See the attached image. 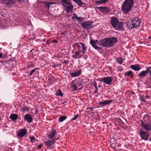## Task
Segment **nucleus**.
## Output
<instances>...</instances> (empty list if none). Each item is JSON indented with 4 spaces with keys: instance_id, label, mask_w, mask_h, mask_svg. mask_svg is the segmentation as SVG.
Instances as JSON below:
<instances>
[{
    "instance_id": "obj_1",
    "label": "nucleus",
    "mask_w": 151,
    "mask_h": 151,
    "mask_svg": "<svg viewBox=\"0 0 151 151\" xmlns=\"http://www.w3.org/2000/svg\"><path fill=\"white\" fill-rule=\"evenodd\" d=\"M118 41L117 38L116 37L105 38L99 41L98 45L104 47H112L114 44Z\"/></svg>"
},
{
    "instance_id": "obj_2",
    "label": "nucleus",
    "mask_w": 151,
    "mask_h": 151,
    "mask_svg": "<svg viewBox=\"0 0 151 151\" xmlns=\"http://www.w3.org/2000/svg\"><path fill=\"white\" fill-rule=\"evenodd\" d=\"M134 4V0H125L122 6L121 9L125 15L131 10Z\"/></svg>"
},
{
    "instance_id": "obj_3",
    "label": "nucleus",
    "mask_w": 151,
    "mask_h": 151,
    "mask_svg": "<svg viewBox=\"0 0 151 151\" xmlns=\"http://www.w3.org/2000/svg\"><path fill=\"white\" fill-rule=\"evenodd\" d=\"M131 24H129L128 23L127 25L129 29H137L140 26L141 22L140 19L138 17H136L134 19H131Z\"/></svg>"
},
{
    "instance_id": "obj_4",
    "label": "nucleus",
    "mask_w": 151,
    "mask_h": 151,
    "mask_svg": "<svg viewBox=\"0 0 151 151\" xmlns=\"http://www.w3.org/2000/svg\"><path fill=\"white\" fill-rule=\"evenodd\" d=\"M140 137L141 139L145 141L148 139L150 136V133L146 131H144L143 129H140L139 131Z\"/></svg>"
},
{
    "instance_id": "obj_5",
    "label": "nucleus",
    "mask_w": 151,
    "mask_h": 151,
    "mask_svg": "<svg viewBox=\"0 0 151 151\" xmlns=\"http://www.w3.org/2000/svg\"><path fill=\"white\" fill-rule=\"evenodd\" d=\"M96 80L99 81L100 82H103L106 84L109 85L112 81V79L110 76H107L97 79Z\"/></svg>"
},
{
    "instance_id": "obj_6",
    "label": "nucleus",
    "mask_w": 151,
    "mask_h": 151,
    "mask_svg": "<svg viewBox=\"0 0 151 151\" xmlns=\"http://www.w3.org/2000/svg\"><path fill=\"white\" fill-rule=\"evenodd\" d=\"M151 70V66L148 67L145 70L142 71L139 73L138 74L139 77L140 78L142 79L143 78L145 77L149 73H150V71Z\"/></svg>"
},
{
    "instance_id": "obj_7",
    "label": "nucleus",
    "mask_w": 151,
    "mask_h": 151,
    "mask_svg": "<svg viewBox=\"0 0 151 151\" xmlns=\"http://www.w3.org/2000/svg\"><path fill=\"white\" fill-rule=\"evenodd\" d=\"M93 23L92 22L87 21L83 22L81 24V25L84 29L88 30L89 29H91L92 28L91 25Z\"/></svg>"
},
{
    "instance_id": "obj_8",
    "label": "nucleus",
    "mask_w": 151,
    "mask_h": 151,
    "mask_svg": "<svg viewBox=\"0 0 151 151\" xmlns=\"http://www.w3.org/2000/svg\"><path fill=\"white\" fill-rule=\"evenodd\" d=\"M62 5L64 7V9L68 13H69L72 11L73 6L71 4L70 2L65 4H62Z\"/></svg>"
},
{
    "instance_id": "obj_9",
    "label": "nucleus",
    "mask_w": 151,
    "mask_h": 151,
    "mask_svg": "<svg viewBox=\"0 0 151 151\" xmlns=\"http://www.w3.org/2000/svg\"><path fill=\"white\" fill-rule=\"evenodd\" d=\"M141 125L143 128L147 131H151V124H149L146 122H144L142 120H141Z\"/></svg>"
},
{
    "instance_id": "obj_10",
    "label": "nucleus",
    "mask_w": 151,
    "mask_h": 151,
    "mask_svg": "<svg viewBox=\"0 0 151 151\" xmlns=\"http://www.w3.org/2000/svg\"><path fill=\"white\" fill-rule=\"evenodd\" d=\"M1 2L7 7H11L15 3L14 0H1Z\"/></svg>"
},
{
    "instance_id": "obj_11",
    "label": "nucleus",
    "mask_w": 151,
    "mask_h": 151,
    "mask_svg": "<svg viewBox=\"0 0 151 151\" xmlns=\"http://www.w3.org/2000/svg\"><path fill=\"white\" fill-rule=\"evenodd\" d=\"M111 24L112 26L114 28H116L119 22V20L117 18L115 17H111Z\"/></svg>"
},
{
    "instance_id": "obj_12",
    "label": "nucleus",
    "mask_w": 151,
    "mask_h": 151,
    "mask_svg": "<svg viewBox=\"0 0 151 151\" xmlns=\"http://www.w3.org/2000/svg\"><path fill=\"white\" fill-rule=\"evenodd\" d=\"M96 8L99 9L100 11L103 13H108L110 11V9L107 7L105 6L96 7Z\"/></svg>"
},
{
    "instance_id": "obj_13",
    "label": "nucleus",
    "mask_w": 151,
    "mask_h": 151,
    "mask_svg": "<svg viewBox=\"0 0 151 151\" xmlns=\"http://www.w3.org/2000/svg\"><path fill=\"white\" fill-rule=\"evenodd\" d=\"M24 121L29 123L32 122L33 119V117L30 114H26L24 116Z\"/></svg>"
},
{
    "instance_id": "obj_14",
    "label": "nucleus",
    "mask_w": 151,
    "mask_h": 151,
    "mask_svg": "<svg viewBox=\"0 0 151 151\" xmlns=\"http://www.w3.org/2000/svg\"><path fill=\"white\" fill-rule=\"evenodd\" d=\"M27 133V131L25 129H23L20 130L18 132L17 136L20 137H24Z\"/></svg>"
},
{
    "instance_id": "obj_15",
    "label": "nucleus",
    "mask_w": 151,
    "mask_h": 151,
    "mask_svg": "<svg viewBox=\"0 0 151 151\" xmlns=\"http://www.w3.org/2000/svg\"><path fill=\"white\" fill-rule=\"evenodd\" d=\"M113 101V100H105L104 101H99L98 103V104L102 106L109 104Z\"/></svg>"
},
{
    "instance_id": "obj_16",
    "label": "nucleus",
    "mask_w": 151,
    "mask_h": 151,
    "mask_svg": "<svg viewBox=\"0 0 151 151\" xmlns=\"http://www.w3.org/2000/svg\"><path fill=\"white\" fill-rule=\"evenodd\" d=\"M56 140V139L54 138L51 140H49L47 141H45V144L48 147H50L52 144H54Z\"/></svg>"
},
{
    "instance_id": "obj_17",
    "label": "nucleus",
    "mask_w": 151,
    "mask_h": 151,
    "mask_svg": "<svg viewBox=\"0 0 151 151\" xmlns=\"http://www.w3.org/2000/svg\"><path fill=\"white\" fill-rule=\"evenodd\" d=\"M90 43L94 49L98 50V51L102 49V47L98 46L94 42V40L92 39L90 40Z\"/></svg>"
},
{
    "instance_id": "obj_18",
    "label": "nucleus",
    "mask_w": 151,
    "mask_h": 151,
    "mask_svg": "<svg viewBox=\"0 0 151 151\" xmlns=\"http://www.w3.org/2000/svg\"><path fill=\"white\" fill-rule=\"evenodd\" d=\"M130 68L134 70L137 71H139L141 68L140 65L138 64L132 65L130 66Z\"/></svg>"
},
{
    "instance_id": "obj_19",
    "label": "nucleus",
    "mask_w": 151,
    "mask_h": 151,
    "mask_svg": "<svg viewBox=\"0 0 151 151\" xmlns=\"http://www.w3.org/2000/svg\"><path fill=\"white\" fill-rule=\"evenodd\" d=\"M42 3L44 5L45 7H47L48 9H49L50 6L51 5L55 4L53 2L44 1H42Z\"/></svg>"
},
{
    "instance_id": "obj_20",
    "label": "nucleus",
    "mask_w": 151,
    "mask_h": 151,
    "mask_svg": "<svg viewBox=\"0 0 151 151\" xmlns=\"http://www.w3.org/2000/svg\"><path fill=\"white\" fill-rule=\"evenodd\" d=\"M72 19H76L78 20L79 22H81L84 20V18L83 17H78L77 15L75 13L73 14V15L72 17Z\"/></svg>"
},
{
    "instance_id": "obj_21",
    "label": "nucleus",
    "mask_w": 151,
    "mask_h": 151,
    "mask_svg": "<svg viewBox=\"0 0 151 151\" xmlns=\"http://www.w3.org/2000/svg\"><path fill=\"white\" fill-rule=\"evenodd\" d=\"M81 73V70L78 71H76L74 72H72L70 73V75L73 77L79 76Z\"/></svg>"
},
{
    "instance_id": "obj_22",
    "label": "nucleus",
    "mask_w": 151,
    "mask_h": 151,
    "mask_svg": "<svg viewBox=\"0 0 151 151\" xmlns=\"http://www.w3.org/2000/svg\"><path fill=\"white\" fill-rule=\"evenodd\" d=\"M73 1L80 6L85 7L86 6L85 3L82 2L81 0H73Z\"/></svg>"
},
{
    "instance_id": "obj_23",
    "label": "nucleus",
    "mask_w": 151,
    "mask_h": 151,
    "mask_svg": "<svg viewBox=\"0 0 151 151\" xmlns=\"http://www.w3.org/2000/svg\"><path fill=\"white\" fill-rule=\"evenodd\" d=\"M123 22H119L118 24L117 25V26L116 27V29H115L121 30H124L123 28Z\"/></svg>"
},
{
    "instance_id": "obj_24",
    "label": "nucleus",
    "mask_w": 151,
    "mask_h": 151,
    "mask_svg": "<svg viewBox=\"0 0 151 151\" xmlns=\"http://www.w3.org/2000/svg\"><path fill=\"white\" fill-rule=\"evenodd\" d=\"M56 133V131L55 129H53L48 134V136L50 139H52L54 137Z\"/></svg>"
},
{
    "instance_id": "obj_25",
    "label": "nucleus",
    "mask_w": 151,
    "mask_h": 151,
    "mask_svg": "<svg viewBox=\"0 0 151 151\" xmlns=\"http://www.w3.org/2000/svg\"><path fill=\"white\" fill-rule=\"evenodd\" d=\"M9 117L12 121H15L18 119V116L17 114H12L10 115Z\"/></svg>"
},
{
    "instance_id": "obj_26",
    "label": "nucleus",
    "mask_w": 151,
    "mask_h": 151,
    "mask_svg": "<svg viewBox=\"0 0 151 151\" xmlns=\"http://www.w3.org/2000/svg\"><path fill=\"white\" fill-rule=\"evenodd\" d=\"M109 0H100L99 1H96L95 3L96 4H105Z\"/></svg>"
},
{
    "instance_id": "obj_27",
    "label": "nucleus",
    "mask_w": 151,
    "mask_h": 151,
    "mask_svg": "<svg viewBox=\"0 0 151 151\" xmlns=\"http://www.w3.org/2000/svg\"><path fill=\"white\" fill-rule=\"evenodd\" d=\"M132 71H129L125 73V75H127V76H130L131 78H132L134 76V75L132 74Z\"/></svg>"
},
{
    "instance_id": "obj_28",
    "label": "nucleus",
    "mask_w": 151,
    "mask_h": 151,
    "mask_svg": "<svg viewBox=\"0 0 151 151\" xmlns=\"http://www.w3.org/2000/svg\"><path fill=\"white\" fill-rule=\"evenodd\" d=\"M67 118L66 116H60L59 119V121L60 122H63Z\"/></svg>"
},
{
    "instance_id": "obj_29",
    "label": "nucleus",
    "mask_w": 151,
    "mask_h": 151,
    "mask_svg": "<svg viewBox=\"0 0 151 151\" xmlns=\"http://www.w3.org/2000/svg\"><path fill=\"white\" fill-rule=\"evenodd\" d=\"M117 62L120 64H121L123 63L122 58L121 57H118L116 58Z\"/></svg>"
},
{
    "instance_id": "obj_30",
    "label": "nucleus",
    "mask_w": 151,
    "mask_h": 151,
    "mask_svg": "<svg viewBox=\"0 0 151 151\" xmlns=\"http://www.w3.org/2000/svg\"><path fill=\"white\" fill-rule=\"evenodd\" d=\"M29 138L30 142L32 143H35L37 141V140L35 139V137L33 136L30 137Z\"/></svg>"
},
{
    "instance_id": "obj_31",
    "label": "nucleus",
    "mask_w": 151,
    "mask_h": 151,
    "mask_svg": "<svg viewBox=\"0 0 151 151\" xmlns=\"http://www.w3.org/2000/svg\"><path fill=\"white\" fill-rule=\"evenodd\" d=\"M56 95L58 96H60L61 97H62L63 96V94L62 93V92L59 89L56 92Z\"/></svg>"
},
{
    "instance_id": "obj_32",
    "label": "nucleus",
    "mask_w": 151,
    "mask_h": 151,
    "mask_svg": "<svg viewBox=\"0 0 151 151\" xmlns=\"http://www.w3.org/2000/svg\"><path fill=\"white\" fill-rule=\"evenodd\" d=\"M60 1H61L62 4L70 2L71 1V0H60Z\"/></svg>"
},
{
    "instance_id": "obj_33",
    "label": "nucleus",
    "mask_w": 151,
    "mask_h": 151,
    "mask_svg": "<svg viewBox=\"0 0 151 151\" xmlns=\"http://www.w3.org/2000/svg\"><path fill=\"white\" fill-rule=\"evenodd\" d=\"M80 45L82 47V50H86L87 48L86 47L85 45L83 43H82L81 42H80Z\"/></svg>"
},
{
    "instance_id": "obj_34",
    "label": "nucleus",
    "mask_w": 151,
    "mask_h": 151,
    "mask_svg": "<svg viewBox=\"0 0 151 151\" xmlns=\"http://www.w3.org/2000/svg\"><path fill=\"white\" fill-rule=\"evenodd\" d=\"M38 69V68H37L33 69L31 71V72L29 74V76H32L33 74L35 72L36 70H37Z\"/></svg>"
},
{
    "instance_id": "obj_35",
    "label": "nucleus",
    "mask_w": 151,
    "mask_h": 151,
    "mask_svg": "<svg viewBox=\"0 0 151 151\" xmlns=\"http://www.w3.org/2000/svg\"><path fill=\"white\" fill-rule=\"evenodd\" d=\"M22 109L23 111H29V109L27 106H24L22 108Z\"/></svg>"
},
{
    "instance_id": "obj_36",
    "label": "nucleus",
    "mask_w": 151,
    "mask_h": 151,
    "mask_svg": "<svg viewBox=\"0 0 151 151\" xmlns=\"http://www.w3.org/2000/svg\"><path fill=\"white\" fill-rule=\"evenodd\" d=\"M73 88V91H75L77 90V86L75 84H73L72 86Z\"/></svg>"
},
{
    "instance_id": "obj_37",
    "label": "nucleus",
    "mask_w": 151,
    "mask_h": 151,
    "mask_svg": "<svg viewBox=\"0 0 151 151\" xmlns=\"http://www.w3.org/2000/svg\"><path fill=\"white\" fill-rule=\"evenodd\" d=\"M80 42L77 43H74L73 45H74L75 46H76L78 49H80L81 48V45L80 43Z\"/></svg>"
},
{
    "instance_id": "obj_38",
    "label": "nucleus",
    "mask_w": 151,
    "mask_h": 151,
    "mask_svg": "<svg viewBox=\"0 0 151 151\" xmlns=\"http://www.w3.org/2000/svg\"><path fill=\"white\" fill-rule=\"evenodd\" d=\"M92 84L93 85H92V86H94L95 88H98V87L97 86V85L96 84V81H94L93 83H92Z\"/></svg>"
},
{
    "instance_id": "obj_39",
    "label": "nucleus",
    "mask_w": 151,
    "mask_h": 151,
    "mask_svg": "<svg viewBox=\"0 0 151 151\" xmlns=\"http://www.w3.org/2000/svg\"><path fill=\"white\" fill-rule=\"evenodd\" d=\"M79 115H80L79 114H77L76 115H75V116L71 120L72 121H73L74 120H75L77 118H78Z\"/></svg>"
},
{
    "instance_id": "obj_40",
    "label": "nucleus",
    "mask_w": 151,
    "mask_h": 151,
    "mask_svg": "<svg viewBox=\"0 0 151 151\" xmlns=\"http://www.w3.org/2000/svg\"><path fill=\"white\" fill-rule=\"evenodd\" d=\"M140 99H141V101H144V102H146V101L145 100V99H144V98H142L141 97H140Z\"/></svg>"
},
{
    "instance_id": "obj_41",
    "label": "nucleus",
    "mask_w": 151,
    "mask_h": 151,
    "mask_svg": "<svg viewBox=\"0 0 151 151\" xmlns=\"http://www.w3.org/2000/svg\"><path fill=\"white\" fill-rule=\"evenodd\" d=\"M75 54L77 56H79V53L77 51H76L75 53Z\"/></svg>"
},
{
    "instance_id": "obj_42",
    "label": "nucleus",
    "mask_w": 151,
    "mask_h": 151,
    "mask_svg": "<svg viewBox=\"0 0 151 151\" xmlns=\"http://www.w3.org/2000/svg\"><path fill=\"white\" fill-rule=\"evenodd\" d=\"M73 57L74 58H76H76H78V57H77V55H76L75 54V55H73Z\"/></svg>"
},
{
    "instance_id": "obj_43",
    "label": "nucleus",
    "mask_w": 151,
    "mask_h": 151,
    "mask_svg": "<svg viewBox=\"0 0 151 151\" xmlns=\"http://www.w3.org/2000/svg\"><path fill=\"white\" fill-rule=\"evenodd\" d=\"M42 144H41L38 146V148L39 149H41L42 146Z\"/></svg>"
},
{
    "instance_id": "obj_44",
    "label": "nucleus",
    "mask_w": 151,
    "mask_h": 151,
    "mask_svg": "<svg viewBox=\"0 0 151 151\" xmlns=\"http://www.w3.org/2000/svg\"><path fill=\"white\" fill-rule=\"evenodd\" d=\"M98 91V88H96L95 90L94 91V93H96Z\"/></svg>"
},
{
    "instance_id": "obj_45",
    "label": "nucleus",
    "mask_w": 151,
    "mask_h": 151,
    "mask_svg": "<svg viewBox=\"0 0 151 151\" xmlns=\"http://www.w3.org/2000/svg\"><path fill=\"white\" fill-rule=\"evenodd\" d=\"M53 43H58V41L56 40H54L53 41Z\"/></svg>"
},
{
    "instance_id": "obj_46",
    "label": "nucleus",
    "mask_w": 151,
    "mask_h": 151,
    "mask_svg": "<svg viewBox=\"0 0 151 151\" xmlns=\"http://www.w3.org/2000/svg\"><path fill=\"white\" fill-rule=\"evenodd\" d=\"M32 65H28L27 66V68L29 69L31 67Z\"/></svg>"
},
{
    "instance_id": "obj_47",
    "label": "nucleus",
    "mask_w": 151,
    "mask_h": 151,
    "mask_svg": "<svg viewBox=\"0 0 151 151\" xmlns=\"http://www.w3.org/2000/svg\"><path fill=\"white\" fill-rule=\"evenodd\" d=\"M94 42H95L96 44L97 43L98 44V42H99V41H98V40H94Z\"/></svg>"
},
{
    "instance_id": "obj_48",
    "label": "nucleus",
    "mask_w": 151,
    "mask_h": 151,
    "mask_svg": "<svg viewBox=\"0 0 151 151\" xmlns=\"http://www.w3.org/2000/svg\"><path fill=\"white\" fill-rule=\"evenodd\" d=\"M46 44L47 45H49L50 44V43H49V40H47V42H46Z\"/></svg>"
},
{
    "instance_id": "obj_49",
    "label": "nucleus",
    "mask_w": 151,
    "mask_h": 151,
    "mask_svg": "<svg viewBox=\"0 0 151 151\" xmlns=\"http://www.w3.org/2000/svg\"><path fill=\"white\" fill-rule=\"evenodd\" d=\"M0 58H3V56H2V54L1 53H0Z\"/></svg>"
},
{
    "instance_id": "obj_50",
    "label": "nucleus",
    "mask_w": 151,
    "mask_h": 151,
    "mask_svg": "<svg viewBox=\"0 0 151 151\" xmlns=\"http://www.w3.org/2000/svg\"><path fill=\"white\" fill-rule=\"evenodd\" d=\"M145 98L147 99V98H150V96H145Z\"/></svg>"
},
{
    "instance_id": "obj_51",
    "label": "nucleus",
    "mask_w": 151,
    "mask_h": 151,
    "mask_svg": "<svg viewBox=\"0 0 151 151\" xmlns=\"http://www.w3.org/2000/svg\"><path fill=\"white\" fill-rule=\"evenodd\" d=\"M25 0H18V1L19 2H22L23 1H24Z\"/></svg>"
},
{
    "instance_id": "obj_52",
    "label": "nucleus",
    "mask_w": 151,
    "mask_h": 151,
    "mask_svg": "<svg viewBox=\"0 0 151 151\" xmlns=\"http://www.w3.org/2000/svg\"><path fill=\"white\" fill-rule=\"evenodd\" d=\"M86 50H82V52H83V54H82L83 55V54H85V52H86Z\"/></svg>"
},
{
    "instance_id": "obj_53",
    "label": "nucleus",
    "mask_w": 151,
    "mask_h": 151,
    "mask_svg": "<svg viewBox=\"0 0 151 151\" xmlns=\"http://www.w3.org/2000/svg\"><path fill=\"white\" fill-rule=\"evenodd\" d=\"M83 54H82V55H79V56L78 57V59L80 58L83 55Z\"/></svg>"
},
{
    "instance_id": "obj_54",
    "label": "nucleus",
    "mask_w": 151,
    "mask_h": 151,
    "mask_svg": "<svg viewBox=\"0 0 151 151\" xmlns=\"http://www.w3.org/2000/svg\"><path fill=\"white\" fill-rule=\"evenodd\" d=\"M26 38V37L25 36H24V37L22 38V39L24 40H25Z\"/></svg>"
},
{
    "instance_id": "obj_55",
    "label": "nucleus",
    "mask_w": 151,
    "mask_h": 151,
    "mask_svg": "<svg viewBox=\"0 0 151 151\" xmlns=\"http://www.w3.org/2000/svg\"><path fill=\"white\" fill-rule=\"evenodd\" d=\"M78 52H79L80 53V52H81L82 51L81 50H78V51H77Z\"/></svg>"
},
{
    "instance_id": "obj_56",
    "label": "nucleus",
    "mask_w": 151,
    "mask_h": 151,
    "mask_svg": "<svg viewBox=\"0 0 151 151\" xmlns=\"http://www.w3.org/2000/svg\"><path fill=\"white\" fill-rule=\"evenodd\" d=\"M149 75L150 76H151V70H150V71Z\"/></svg>"
},
{
    "instance_id": "obj_57",
    "label": "nucleus",
    "mask_w": 151,
    "mask_h": 151,
    "mask_svg": "<svg viewBox=\"0 0 151 151\" xmlns=\"http://www.w3.org/2000/svg\"><path fill=\"white\" fill-rule=\"evenodd\" d=\"M34 49H32V50H31L30 51V52H32V51L34 50Z\"/></svg>"
},
{
    "instance_id": "obj_58",
    "label": "nucleus",
    "mask_w": 151,
    "mask_h": 151,
    "mask_svg": "<svg viewBox=\"0 0 151 151\" xmlns=\"http://www.w3.org/2000/svg\"><path fill=\"white\" fill-rule=\"evenodd\" d=\"M131 93L134 94V95H135V93L133 92H132Z\"/></svg>"
},
{
    "instance_id": "obj_59",
    "label": "nucleus",
    "mask_w": 151,
    "mask_h": 151,
    "mask_svg": "<svg viewBox=\"0 0 151 151\" xmlns=\"http://www.w3.org/2000/svg\"><path fill=\"white\" fill-rule=\"evenodd\" d=\"M35 39V37H34L33 38H31V40H34Z\"/></svg>"
},
{
    "instance_id": "obj_60",
    "label": "nucleus",
    "mask_w": 151,
    "mask_h": 151,
    "mask_svg": "<svg viewBox=\"0 0 151 151\" xmlns=\"http://www.w3.org/2000/svg\"><path fill=\"white\" fill-rule=\"evenodd\" d=\"M66 103V101H65L64 102L62 103V104H64L65 103Z\"/></svg>"
},
{
    "instance_id": "obj_61",
    "label": "nucleus",
    "mask_w": 151,
    "mask_h": 151,
    "mask_svg": "<svg viewBox=\"0 0 151 151\" xmlns=\"http://www.w3.org/2000/svg\"><path fill=\"white\" fill-rule=\"evenodd\" d=\"M149 141H151V137L149 139Z\"/></svg>"
},
{
    "instance_id": "obj_62",
    "label": "nucleus",
    "mask_w": 151,
    "mask_h": 151,
    "mask_svg": "<svg viewBox=\"0 0 151 151\" xmlns=\"http://www.w3.org/2000/svg\"><path fill=\"white\" fill-rule=\"evenodd\" d=\"M55 67V65H53L52 66V67L53 68H54Z\"/></svg>"
},
{
    "instance_id": "obj_63",
    "label": "nucleus",
    "mask_w": 151,
    "mask_h": 151,
    "mask_svg": "<svg viewBox=\"0 0 151 151\" xmlns=\"http://www.w3.org/2000/svg\"><path fill=\"white\" fill-rule=\"evenodd\" d=\"M99 88H100L101 87V86L100 85H99Z\"/></svg>"
},
{
    "instance_id": "obj_64",
    "label": "nucleus",
    "mask_w": 151,
    "mask_h": 151,
    "mask_svg": "<svg viewBox=\"0 0 151 151\" xmlns=\"http://www.w3.org/2000/svg\"><path fill=\"white\" fill-rule=\"evenodd\" d=\"M64 63H67V62L66 61H65L64 62Z\"/></svg>"
}]
</instances>
